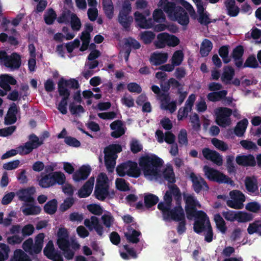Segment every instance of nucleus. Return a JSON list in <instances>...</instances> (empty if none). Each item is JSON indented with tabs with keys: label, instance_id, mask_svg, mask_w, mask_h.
<instances>
[{
	"label": "nucleus",
	"instance_id": "obj_1",
	"mask_svg": "<svg viewBox=\"0 0 261 261\" xmlns=\"http://www.w3.org/2000/svg\"><path fill=\"white\" fill-rule=\"evenodd\" d=\"M167 190L163 197L164 202H161L158 208L162 212L163 220L165 221H180L185 218L184 210L181 206V193L176 185H168Z\"/></svg>",
	"mask_w": 261,
	"mask_h": 261
},
{
	"label": "nucleus",
	"instance_id": "obj_2",
	"mask_svg": "<svg viewBox=\"0 0 261 261\" xmlns=\"http://www.w3.org/2000/svg\"><path fill=\"white\" fill-rule=\"evenodd\" d=\"M80 87L78 81L75 79L66 80L64 77H61L59 80L58 83V92L60 96H62V98L57 109L61 113L65 115L67 113V101L70 95V91L67 88L75 90L79 89Z\"/></svg>",
	"mask_w": 261,
	"mask_h": 261
},
{
	"label": "nucleus",
	"instance_id": "obj_3",
	"mask_svg": "<svg viewBox=\"0 0 261 261\" xmlns=\"http://www.w3.org/2000/svg\"><path fill=\"white\" fill-rule=\"evenodd\" d=\"M163 164V161L157 155L151 154L145 155L139 160V164L145 176H155L157 174L158 169Z\"/></svg>",
	"mask_w": 261,
	"mask_h": 261
},
{
	"label": "nucleus",
	"instance_id": "obj_4",
	"mask_svg": "<svg viewBox=\"0 0 261 261\" xmlns=\"http://www.w3.org/2000/svg\"><path fill=\"white\" fill-rule=\"evenodd\" d=\"M117 174L120 177L127 176L138 178L141 174V170L136 162L128 160L118 165L116 169Z\"/></svg>",
	"mask_w": 261,
	"mask_h": 261
},
{
	"label": "nucleus",
	"instance_id": "obj_5",
	"mask_svg": "<svg viewBox=\"0 0 261 261\" xmlns=\"http://www.w3.org/2000/svg\"><path fill=\"white\" fill-rule=\"evenodd\" d=\"M180 43L179 38L176 36L169 34L166 32L159 33L157 35L153 44L156 49L165 48L166 46L175 47Z\"/></svg>",
	"mask_w": 261,
	"mask_h": 261
},
{
	"label": "nucleus",
	"instance_id": "obj_6",
	"mask_svg": "<svg viewBox=\"0 0 261 261\" xmlns=\"http://www.w3.org/2000/svg\"><path fill=\"white\" fill-rule=\"evenodd\" d=\"M203 171L206 177L211 181L219 184L234 185V181L230 177L216 169L205 165L203 167Z\"/></svg>",
	"mask_w": 261,
	"mask_h": 261
},
{
	"label": "nucleus",
	"instance_id": "obj_7",
	"mask_svg": "<svg viewBox=\"0 0 261 261\" xmlns=\"http://www.w3.org/2000/svg\"><path fill=\"white\" fill-rule=\"evenodd\" d=\"M216 122L220 126L225 127L231 124L230 116L232 114L231 109L226 107H220L215 111Z\"/></svg>",
	"mask_w": 261,
	"mask_h": 261
},
{
	"label": "nucleus",
	"instance_id": "obj_8",
	"mask_svg": "<svg viewBox=\"0 0 261 261\" xmlns=\"http://www.w3.org/2000/svg\"><path fill=\"white\" fill-rule=\"evenodd\" d=\"M131 10L130 3L128 1H125L118 15V21L126 31H129L133 20L132 16L129 15Z\"/></svg>",
	"mask_w": 261,
	"mask_h": 261
},
{
	"label": "nucleus",
	"instance_id": "obj_9",
	"mask_svg": "<svg viewBox=\"0 0 261 261\" xmlns=\"http://www.w3.org/2000/svg\"><path fill=\"white\" fill-rule=\"evenodd\" d=\"M29 141L27 142L24 145L18 147V151L20 154H28L31 153L34 149L38 148L43 144V140L39 141L38 137L32 134L29 136Z\"/></svg>",
	"mask_w": 261,
	"mask_h": 261
},
{
	"label": "nucleus",
	"instance_id": "obj_10",
	"mask_svg": "<svg viewBox=\"0 0 261 261\" xmlns=\"http://www.w3.org/2000/svg\"><path fill=\"white\" fill-rule=\"evenodd\" d=\"M184 199L185 201V211L188 219H191L197 214L196 207H201L198 200L192 195L184 194Z\"/></svg>",
	"mask_w": 261,
	"mask_h": 261
},
{
	"label": "nucleus",
	"instance_id": "obj_11",
	"mask_svg": "<svg viewBox=\"0 0 261 261\" xmlns=\"http://www.w3.org/2000/svg\"><path fill=\"white\" fill-rule=\"evenodd\" d=\"M194 217L196 219L193 225L194 231L198 234L206 231L208 219L206 214L202 211H198Z\"/></svg>",
	"mask_w": 261,
	"mask_h": 261
},
{
	"label": "nucleus",
	"instance_id": "obj_12",
	"mask_svg": "<svg viewBox=\"0 0 261 261\" xmlns=\"http://www.w3.org/2000/svg\"><path fill=\"white\" fill-rule=\"evenodd\" d=\"M109 186H100L95 185L94 195L95 197L100 200L103 201L107 198L109 199H113L115 196V192L114 191H109Z\"/></svg>",
	"mask_w": 261,
	"mask_h": 261
},
{
	"label": "nucleus",
	"instance_id": "obj_13",
	"mask_svg": "<svg viewBox=\"0 0 261 261\" xmlns=\"http://www.w3.org/2000/svg\"><path fill=\"white\" fill-rule=\"evenodd\" d=\"M190 177L192 182V187L196 193H199L202 190L207 191L208 186L205 180L201 176H197L194 173L192 172Z\"/></svg>",
	"mask_w": 261,
	"mask_h": 261
},
{
	"label": "nucleus",
	"instance_id": "obj_14",
	"mask_svg": "<svg viewBox=\"0 0 261 261\" xmlns=\"http://www.w3.org/2000/svg\"><path fill=\"white\" fill-rule=\"evenodd\" d=\"M203 156L206 160L213 162L218 166H221L223 163L222 156L216 151L204 148L202 150Z\"/></svg>",
	"mask_w": 261,
	"mask_h": 261
},
{
	"label": "nucleus",
	"instance_id": "obj_15",
	"mask_svg": "<svg viewBox=\"0 0 261 261\" xmlns=\"http://www.w3.org/2000/svg\"><path fill=\"white\" fill-rule=\"evenodd\" d=\"M84 223L89 230L91 231L94 229L99 236H102L103 232V228L99 224V220L96 216H91L90 219H86Z\"/></svg>",
	"mask_w": 261,
	"mask_h": 261
},
{
	"label": "nucleus",
	"instance_id": "obj_16",
	"mask_svg": "<svg viewBox=\"0 0 261 261\" xmlns=\"http://www.w3.org/2000/svg\"><path fill=\"white\" fill-rule=\"evenodd\" d=\"M19 111V107L14 102L11 103L5 118V124L8 125L14 124L17 121V114Z\"/></svg>",
	"mask_w": 261,
	"mask_h": 261
},
{
	"label": "nucleus",
	"instance_id": "obj_17",
	"mask_svg": "<svg viewBox=\"0 0 261 261\" xmlns=\"http://www.w3.org/2000/svg\"><path fill=\"white\" fill-rule=\"evenodd\" d=\"M91 171V168L89 165H83L73 174V179L75 182L86 180Z\"/></svg>",
	"mask_w": 261,
	"mask_h": 261
},
{
	"label": "nucleus",
	"instance_id": "obj_18",
	"mask_svg": "<svg viewBox=\"0 0 261 261\" xmlns=\"http://www.w3.org/2000/svg\"><path fill=\"white\" fill-rule=\"evenodd\" d=\"M16 80L9 74H4L0 75V87L6 91L11 90V85H15Z\"/></svg>",
	"mask_w": 261,
	"mask_h": 261
},
{
	"label": "nucleus",
	"instance_id": "obj_19",
	"mask_svg": "<svg viewBox=\"0 0 261 261\" xmlns=\"http://www.w3.org/2000/svg\"><path fill=\"white\" fill-rule=\"evenodd\" d=\"M236 161L239 165L244 167H254L256 162L254 156L251 154L247 155H238Z\"/></svg>",
	"mask_w": 261,
	"mask_h": 261
},
{
	"label": "nucleus",
	"instance_id": "obj_20",
	"mask_svg": "<svg viewBox=\"0 0 261 261\" xmlns=\"http://www.w3.org/2000/svg\"><path fill=\"white\" fill-rule=\"evenodd\" d=\"M21 64L20 56L16 53H13L9 56L5 66L12 70L19 68Z\"/></svg>",
	"mask_w": 261,
	"mask_h": 261
},
{
	"label": "nucleus",
	"instance_id": "obj_21",
	"mask_svg": "<svg viewBox=\"0 0 261 261\" xmlns=\"http://www.w3.org/2000/svg\"><path fill=\"white\" fill-rule=\"evenodd\" d=\"M159 6L163 7L164 11L169 16H173L175 12L178 11V8L181 7V6L177 5L174 2H169L168 0H160Z\"/></svg>",
	"mask_w": 261,
	"mask_h": 261
},
{
	"label": "nucleus",
	"instance_id": "obj_22",
	"mask_svg": "<svg viewBox=\"0 0 261 261\" xmlns=\"http://www.w3.org/2000/svg\"><path fill=\"white\" fill-rule=\"evenodd\" d=\"M94 183V177H91L84 184L78 191V196L80 198H86L91 194Z\"/></svg>",
	"mask_w": 261,
	"mask_h": 261
},
{
	"label": "nucleus",
	"instance_id": "obj_23",
	"mask_svg": "<svg viewBox=\"0 0 261 261\" xmlns=\"http://www.w3.org/2000/svg\"><path fill=\"white\" fill-rule=\"evenodd\" d=\"M244 49L242 45L237 46L232 50L231 56L234 60V64L238 68H242L243 63V56Z\"/></svg>",
	"mask_w": 261,
	"mask_h": 261
},
{
	"label": "nucleus",
	"instance_id": "obj_24",
	"mask_svg": "<svg viewBox=\"0 0 261 261\" xmlns=\"http://www.w3.org/2000/svg\"><path fill=\"white\" fill-rule=\"evenodd\" d=\"M36 192L34 187L21 189L18 193L19 198L21 201L28 203L34 202V198L32 196Z\"/></svg>",
	"mask_w": 261,
	"mask_h": 261
},
{
	"label": "nucleus",
	"instance_id": "obj_25",
	"mask_svg": "<svg viewBox=\"0 0 261 261\" xmlns=\"http://www.w3.org/2000/svg\"><path fill=\"white\" fill-rule=\"evenodd\" d=\"M135 20L137 25L142 29H149L152 27L151 19L147 20L142 13L137 11L134 13Z\"/></svg>",
	"mask_w": 261,
	"mask_h": 261
},
{
	"label": "nucleus",
	"instance_id": "obj_26",
	"mask_svg": "<svg viewBox=\"0 0 261 261\" xmlns=\"http://www.w3.org/2000/svg\"><path fill=\"white\" fill-rule=\"evenodd\" d=\"M227 14L230 17H236L240 11V8L236 5L235 0H226L224 2Z\"/></svg>",
	"mask_w": 261,
	"mask_h": 261
},
{
	"label": "nucleus",
	"instance_id": "obj_27",
	"mask_svg": "<svg viewBox=\"0 0 261 261\" xmlns=\"http://www.w3.org/2000/svg\"><path fill=\"white\" fill-rule=\"evenodd\" d=\"M173 16L174 20L182 25H187L189 23V17L186 11L182 7H179Z\"/></svg>",
	"mask_w": 261,
	"mask_h": 261
},
{
	"label": "nucleus",
	"instance_id": "obj_28",
	"mask_svg": "<svg viewBox=\"0 0 261 261\" xmlns=\"http://www.w3.org/2000/svg\"><path fill=\"white\" fill-rule=\"evenodd\" d=\"M168 59L167 53H153L150 57V62L154 65H160L166 63Z\"/></svg>",
	"mask_w": 261,
	"mask_h": 261
},
{
	"label": "nucleus",
	"instance_id": "obj_29",
	"mask_svg": "<svg viewBox=\"0 0 261 261\" xmlns=\"http://www.w3.org/2000/svg\"><path fill=\"white\" fill-rule=\"evenodd\" d=\"M245 186L247 191L253 193L258 190L257 180L254 176H247L245 179Z\"/></svg>",
	"mask_w": 261,
	"mask_h": 261
},
{
	"label": "nucleus",
	"instance_id": "obj_30",
	"mask_svg": "<svg viewBox=\"0 0 261 261\" xmlns=\"http://www.w3.org/2000/svg\"><path fill=\"white\" fill-rule=\"evenodd\" d=\"M248 124V121L246 118H244L239 121L234 128L235 135L239 137H243L246 132Z\"/></svg>",
	"mask_w": 261,
	"mask_h": 261
},
{
	"label": "nucleus",
	"instance_id": "obj_31",
	"mask_svg": "<svg viewBox=\"0 0 261 261\" xmlns=\"http://www.w3.org/2000/svg\"><path fill=\"white\" fill-rule=\"evenodd\" d=\"M227 91L225 90L209 93L207 95L208 100L212 102H216L226 98Z\"/></svg>",
	"mask_w": 261,
	"mask_h": 261
},
{
	"label": "nucleus",
	"instance_id": "obj_32",
	"mask_svg": "<svg viewBox=\"0 0 261 261\" xmlns=\"http://www.w3.org/2000/svg\"><path fill=\"white\" fill-rule=\"evenodd\" d=\"M50 173L53 186L56 185H63L65 183L66 176L63 172L61 171H55Z\"/></svg>",
	"mask_w": 261,
	"mask_h": 261
},
{
	"label": "nucleus",
	"instance_id": "obj_33",
	"mask_svg": "<svg viewBox=\"0 0 261 261\" xmlns=\"http://www.w3.org/2000/svg\"><path fill=\"white\" fill-rule=\"evenodd\" d=\"M58 208V201L56 199H53L47 201L43 207L44 211L48 215L55 214Z\"/></svg>",
	"mask_w": 261,
	"mask_h": 261
},
{
	"label": "nucleus",
	"instance_id": "obj_34",
	"mask_svg": "<svg viewBox=\"0 0 261 261\" xmlns=\"http://www.w3.org/2000/svg\"><path fill=\"white\" fill-rule=\"evenodd\" d=\"M26 207L22 210L25 216L38 215L41 213V208L39 206L34 205L29 203L25 204Z\"/></svg>",
	"mask_w": 261,
	"mask_h": 261
},
{
	"label": "nucleus",
	"instance_id": "obj_35",
	"mask_svg": "<svg viewBox=\"0 0 261 261\" xmlns=\"http://www.w3.org/2000/svg\"><path fill=\"white\" fill-rule=\"evenodd\" d=\"M144 205L147 208L155 205L159 201L158 197L151 193H146L144 197Z\"/></svg>",
	"mask_w": 261,
	"mask_h": 261
},
{
	"label": "nucleus",
	"instance_id": "obj_36",
	"mask_svg": "<svg viewBox=\"0 0 261 261\" xmlns=\"http://www.w3.org/2000/svg\"><path fill=\"white\" fill-rule=\"evenodd\" d=\"M38 184L42 188H48L53 187L51 173L44 174L42 173L41 178L38 180Z\"/></svg>",
	"mask_w": 261,
	"mask_h": 261
},
{
	"label": "nucleus",
	"instance_id": "obj_37",
	"mask_svg": "<svg viewBox=\"0 0 261 261\" xmlns=\"http://www.w3.org/2000/svg\"><path fill=\"white\" fill-rule=\"evenodd\" d=\"M213 48V43L208 39H205L202 42L200 48V54L202 57L207 56Z\"/></svg>",
	"mask_w": 261,
	"mask_h": 261
},
{
	"label": "nucleus",
	"instance_id": "obj_38",
	"mask_svg": "<svg viewBox=\"0 0 261 261\" xmlns=\"http://www.w3.org/2000/svg\"><path fill=\"white\" fill-rule=\"evenodd\" d=\"M234 75V69L230 66H226L224 67L223 72L221 76V80L223 82L228 83L232 80Z\"/></svg>",
	"mask_w": 261,
	"mask_h": 261
},
{
	"label": "nucleus",
	"instance_id": "obj_39",
	"mask_svg": "<svg viewBox=\"0 0 261 261\" xmlns=\"http://www.w3.org/2000/svg\"><path fill=\"white\" fill-rule=\"evenodd\" d=\"M10 261H32L30 256L21 249H16Z\"/></svg>",
	"mask_w": 261,
	"mask_h": 261
},
{
	"label": "nucleus",
	"instance_id": "obj_40",
	"mask_svg": "<svg viewBox=\"0 0 261 261\" xmlns=\"http://www.w3.org/2000/svg\"><path fill=\"white\" fill-rule=\"evenodd\" d=\"M44 237L45 235L43 233H39L36 236L34 245V252L35 254H38L41 251Z\"/></svg>",
	"mask_w": 261,
	"mask_h": 261
},
{
	"label": "nucleus",
	"instance_id": "obj_41",
	"mask_svg": "<svg viewBox=\"0 0 261 261\" xmlns=\"http://www.w3.org/2000/svg\"><path fill=\"white\" fill-rule=\"evenodd\" d=\"M105 166L109 172H113L116 165V158L107 153H105Z\"/></svg>",
	"mask_w": 261,
	"mask_h": 261
},
{
	"label": "nucleus",
	"instance_id": "obj_42",
	"mask_svg": "<svg viewBox=\"0 0 261 261\" xmlns=\"http://www.w3.org/2000/svg\"><path fill=\"white\" fill-rule=\"evenodd\" d=\"M140 39L144 44H149L155 39V34L149 31L142 32L140 34Z\"/></svg>",
	"mask_w": 261,
	"mask_h": 261
},
{
	"label": "nucleus",
	"instance_id": "obj_43",
	"mask_svg": "<svg viewBox=\"0 0 261 261\" xmlns=\"http://www.w3.org/2000/svg\"><path fill=\"white\" fill-rule=\"evenodd\" d=\"M214 221L215 222L217 228L223 233L226 232L227 227L226 223L222 217L219 213L214 215Z\"/></svg>",
	"mask_w": 261,
	"mask_h": 261
},
{
	"label": "nucleus",
	"instance_id": "obj_44",
	"mask_svg": "<svg viewBox=\"0 0 261 261\" xmlns=\"http://www.w3.org/2000/svg\"><path fill=\"white\" fill-rule=\"evenodd\" d=\"M122 151L121 146L119 144H112L106 147L104 150V153H107L113 156L117 157L116 153Z\"/></svg>",
	"mask_w": 261,
	"mask_h": 261
},
{
	"label": "nucleus",
	"instance_id": "obj_45",
	"mask_svg": "<svg viewBox=\"0 0 261 261\" xmlns=\"http://www.w3.org/2000/svg\"><path fill=\"white\" fill-rule=\"evenodd\" d=\"M141 235V232L135 229H133L132 233L128 232L124 233L127 241L133 244H137L139 242L140 239L138 237Z\"/></svg>",
	"mask_w": 261,
	"mask_h": 261
},
{
	"label": "nucleus",
	"instance_id": "obj_46",
	"mask_svg": "<svg viewBox=\"0 0 261 261\" xmlns=\"http://www.w3.org/2000/svg\"><path fill=\"white\" fill-rule=\"evenodd\" d=\"M57 18V14L54 10L49 8L44 15V19L46 24L50 25L53 24L55 19Z\"/></svg>",
	"mask_w": 261,
	"mask_h": 261
},
{
	"label": "nucleus",
	"instance_id": "obj_47",
	"mask_svg": "<svg viewBox=\"0 0 261 261\" xmlns=\"http://www.w3.org/2000/svg\"><path fill=\"white\" fill-rule=\"evenodd\" d=\"M10 249L9 246L3 243H0V261L7 260L9 256Z\"/></svg>",
	"mask_w": 261,
	"mask_h": 261
},
{
	"label": "nucleus",
	"instance_id": "obj_48",
	"mask_svg": "<svg viewBox=\"0 0 261 261\" xmlns=\"http://www.w3.org/2000/svg\"><path fill=\"white\" fill-rule=\"evenodd\" d=\"M69 109L71 114L75 116H80V113H84L85 112L82 106L75 105L74 102L70 103Z\"/></svg>",
	"mask_w": 261,
	"mask_h": 261
},
{
	"label": "nucleus",
	"instance_id": "obj_49",
	"mask_svg": "<svg viewBox=\"0 0 261 261\" xmlns=\"http://www.w3.org/2000/svg\"><path fill=\"white\" fill-rule=\"evenodd\" d=\"M220 56L222 58L223 62L227 64L231 61L230 57L228 56L229 54V46L223 45L220 47L219 51Z\"/></svg>",
	"mask_w": 261,
	"mask_h": 261
},
{
	"label": "nucleus",
	"instance_id": "obj_50",
	"mask_svg": "<svg viewBox=\"0 0 261 261\" xmlns=\"http://www.w3.org/2000/svg\"><path fill=\"white\" fill-rule=\"evenodd\" d=\"M184 60V54L180 50L175 51L171 58V63L175 66H179Z\"/></svg>",
	"mask_w": 261,
	"mask_h": 261
},
{
	"label": "nucleus",
	"instance_id": "obj_51",
	"mask_svg": "<svg viewBox=\"0 0 261 261\" xmlns=\"http://www.w3.org/2000/svg\"><path fill=\"white\" fill-rule=\"evenodd\" d=\"M259 221H255L253 223H250L247 228V232L249 234L254 233H258L261 235V224Z\"/></svg>",
	"mask_w": 261,
	"mask_h": 261
},
{
	"label": "nucleus",
	"instance_id": "obj_52",
	"mask_svg": "<svg viewBox=\"0 0 261 261\" xmlns=\"http://www.w3.org/2000/svg\"><path fill=\"white\" fill-rule=\"evenodd\" d=\"M253 216L252 214L244 212H238L237 220L239 222H246L251 221Z\"/></svg>",
	"mask_w": 261,
	"mask_h": 261
},
{
	"label": "nucleus",
	"instance_id": "obj_53",
	"mask_svg": "<svg viewBox=\"0 0 261 261\" xmlns=\"http://www.w3.org/2000/svg\"><path fill=\"white\" fill-rule=\"evenodd\" d=\"M164 178L171 184L175 182V175L172 167L166 168L163 172Z\"/></svg>",
	"mask_w": 261,
	"mask_h": 261
},
{
	"label": "nucleus",
	"instance_id": "obj_54",
	"mask_svg": "<svg viewBox=\"0 0 261 261\" xmlns=\"http://www.w3.org/2000/svg\"><path fill=\"white\" fill-rule=\"evenodd\" d=\"M258 67V62L253 55L249 56L246 60L242 67H249L251 68H256Z\"/></svg>",
	"mask_w": 261,
	"mask_h": 261
},
{
	"label": "nucleus",
	"instance_id": "obj_55",
	"mask_svg": "<svg viewBox=\"0 0 261 261\" xmlns=\"http://www.w3.org/2000/svg\"><path fill=\"white\" fill-rule=\"evenodd\" d=\"M230 198L234 200L243 203L245 200V197L243 193L239 190H233L230 192Z\"/></svg>",
	"mask_w": 261,
	"mask_h": 261
},
{
	"label": "nucleus",
	"instance_id": "obj_56",
	"mask_svg": "<svg viewBox=\"0 0 261 261\" xmlns=\"http://www.w3.org/2000/svg\"><path fill=\"white\" fill-rule=\"evenodd\" d=\"M212 143L216 148L220 150L225 151L228 149L227 144L217 138L212 139Z\"/></svg>",
	"mask_w": 261,
	"mask_h": 261
},
{
	"label": "nucleus",
	"instance_id": "obj_57",
	"mask_svg": "<svg viewBox=\"0 0 261 261\" xmlns=\"http://www.w3.org/2000/svg\"><path fill=\"white\" fill-rule=\"evenodd\" d=\"M34 245L32 238H30L23 243L22 248L25 252L32 255L35 254L34 252Z\"/></svg>",
	"mask_w": 261,
	"mask_h": 261
},
{
	"label": "nucleus",
	"instance_id": "obj_58",
	"mask_svg": "<svg viewBox=\"0 0 261 261\" xmlns=\"http://www.w3.org/2000/svg\"><path fill=\"white\" fill-rule=\"evenodd\" d=\"M71 27L74 31H79L81 27V22L75 14L72 13L71 16Z\"/></svg>",
	"mask_w": 261,
	"mask_h": 261
},
{
	"label": "nucleus",
	"instance_id": "obj_59",
	"mask_svg": "<svg viewBox=\"0 0 261 261\" xmlns=\"http://www.w3.org/2000/svg\"><path fill=\"white\" fill-rule=\"evenodd\" d=\"M71 11L69 10L64 11L61 15L58 17L57 21L59 23H68L71 16Z\"/></svg>",
	"mask_w": 261,
	"mask_h": 261
},
{
	"label": "nucleus",
	"instance_id": "obj_60",
	"mask_svg": "<svg viewBox=\"0 0 261 261\" xmlns=\"http://www.w3.org/2000/svg\"><path fill=\"white\" fill-rule=\"evenodd\" d=\"M178 141L180 146H187L188 140L187 132L185 129H181L178 135Z\"/></svg>",
	"mask_w": 261,
	"mask_h": 261
},
{
	"label": "nucleus",
	"instance_id": "obj_61",
	"mask_svg": "<svg viewBox=\"0 0 261 261\" xmlns=\"http://www.w3.org/2000/svg\"><path fill=\"white\" fill-rule=\"evenodd\" d=\"M87 207L91 213L95 215L100 216L103 213L102 208L97 204H90Z\"/></svg>",
	"mask_w": 261,
	"mask_h": 261
},
{
	"label": "nucleus",
	"instance_id": "obj_62",
	"mask_svg": "<svg viewBox=\"0 0 261 261\" xmlns=\"http://www.w3.org/2000/svg\"><path fill=\"white\" fill-rule=\"evenodd\" d=\"M153 18L154 21L161 23L166 20L163 11L160 9H155L153 13Z\"/></svg>",
	"mask_w": 261,
	"mask_h": 261
},
{
	"label": "nucleus",
	"instance_id": "obj_63",
	"mask_svg": "<svg viewBox=\"0 0 261 261\" xmlns=\"http://www.w3.org/2000/svg\"><path fill=\"white\" fill-rule=\"evenodd\" d=\"M190 119L192 128L195 130H199L200 128V123L198 115L196 113H194L193 115L190 116Z\"/></svg>",
	"mask_w": 261,
	"mask_h": 261
},
{
	"label": "nucleus",
	"instance_id": "obj_64",
	"mask_svg": "<svg viewBox=\"0 0 261 261\" xmlns=\"http://www.w3.org/2000/svg\"><path fill=\"white\" fill-rule=\"evenodd\" d=\"M117 189L121 191H126L129 190L128 184L123 178H117L116 180Z\"/></svg>",
	"mask_w": 261,
	"mask_h": 261
}]
</instances>
